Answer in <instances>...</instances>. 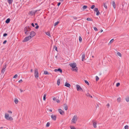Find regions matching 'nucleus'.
I'll return each instance as SVG.
<instances>
[{
  "label": "nucleus",
  "mask_w": 129,
  "mask_h": 129,
  "mask_svg": "<svg viewBox=\"0 0 129 129\" xmlns=\"http://www.w3.org/2000/svg\"><path fill=\"white\" fill-rule=\"evenodd\" d=\"M7 42V41L6 40H5L3 42V43L4 44H5Z\"/></svg>",
  "instance_id": "obj_53"
},
{
  "label": "nucleus",
  "mask_w": 129,
  "mask_h": 129,
  "mask_svg": "<svg viewBox=\"0 0 129 129\" xmlns=\"http://www.w3.org/2000/svg\"><path fill=\"white\" fill-rule=\"evenodd\" d=\"M38 11V10H32L30 11V14H31L32 15H35V13H36Z\"/></svg>",
  "instance_id": "obj_9"
},
{
  "label": "nucleus",
  "mask_w": 129,
  "mask_h": 129,
  "mask_svg": "<svg viewBox=\"0 0 129 129\" xmlns=\"http://www.w3.org/2000/svg\"><path fill=\"white\" fill-rule=\"evenodd\" d=\"M46 94H44V95L43 96V100L44 101H45L46 100Z\"/></svg>",
  "instance_id": "obj_27"
},
{
  "label": "nucleus",
  "mask_w": 129,
  "mask_h": 129,
  "mask_svg": "<svg viewBox=\"0 0 129 129\" xmlns=\"http://www.w3.org/2000/svg\"><path fill=\"white\" fill-rule=\"evenodd\" d=\"M31 26H32L33 27H35V25H34V23H32L31 24Z\"/></svg>",
  "instance_id": "obj_57"
},
{
  "label": "nucleus",
  "mask_w": 129,
  "mask_h": 129,
  "mask_svg": "<svg viewBox=\"0 0 129 129\" xmlns=\"http://www.w3.org/2000/svg\"><path fill=\"white\" fill-rule=\"evenodd\" d=\"M22 81V79H20V80H19L18 81V82L19 83L20 82H21Z\"/></svg>",
  "instance_id": "obj_60"
},
{
  "label": "nucleus",
  "mask_w": 129,
  "mask_h": 129,
  "mask_svg": "<svg viewBox=\"0 0 129 129\" xmlns=\"http://www.w3.org/2000/svg\"><path fill=\"white\" fill-rule=\"evenodd\" d=\"M96 15L97 16H98L100 14V13L99 12V11H98V12H96Z\"/></svg>",
  "instance_id": "obj_38"
},
{
  "label": "nucleus",
  "mask_w": 129,
  "mask_h": 129,
  "mask_svg": "<svg viewBox=\"0 0 129 129\" xmlns=\"http://www.w3.org/2000/svg\"><path fill=\"white\" fill-rule=\"evenodd\" d=\"M31 30V29L29 26H26L24 28V31L26 35H27L28 34V32H29Z\"/></svg>",
  "instance_id": "obj_1"
},
{
  "label": "nucleus",
  "mask_w": 129,
  "mask_h": 129,
  "mask_svg": "<svg viewBox=\"0 0 129 129\" xmlns=\"http://www.w3.org/2000/svg\"><path fill=\"white\" fill-rule=\"evenodd\" d=\"M64 86L68 87H70V84L69 83H67V82H66L65 83Z\"/></svg>",
  "instance_id": "obj_13"
},
{
  "label": "nucleus",
  "mask_w": 129,
  "mask_h": 129,
  "mask_svg": "<svg viewBox=\"0 0 129 129\" xmlns=\"http://www.w3.org/2000/svg\"><path fill=\"white\" fill-rule=\"evenodd\" d=\"M51 117L52 119L53 120H56V115L52 114L51 115Z\"/></svg>",
  "instance_id": "obj_10"
},
{
  "label": "nucleus",
  "mask_w": 129,
  "mask_h": 129,
  "mask_svg": "<svg viewBox=\"0 0 129 129\" xmlns=\"http://www.w3.org/2000/svg\"><path fill=\"white\" fill-rule=\"evenodd\" d=\"M36 35L34 31H31L30 34L29 36H30L31 38L33 37Z\"/></svg>",
  "instance_id": "obj_6"
},
{
  "label": "nucleus",
  "mask_w": 129,
  "mask_h": 129,
  "mask_svg": "<svg viewBox=\"0 0 129 129\" xmlns=\"http://www.w3.org/2000/svg\"><path fill=\"white\" fill-rule=\"evenodd\" d=\"M103 5L105 8L106 9H107V6L106 5V4L104 3L103 4Z\"/></svg>",
  "instance_id": "obj_30"
},
{
  "label": "nucleus",
  "mask_w": 129,
  "mask_h": 129,
  "mask_svg": "<svg viewBox=\"0 0 129 129\" xmlns=\"http://www.w3.org/2000/svg\"><path fill=\"white\" fill-rule=\"evenodd\" d=\"M94 11L96 12H98V11L99 10H98V9L97 8H95L94 9Z\"/></svg>",
  "instance_id": "obj_35"
},
{
  "label": "nucleus",
  "mask_w": 129,
  "mask_h": 129,
  "mask_svg": "<svg viewBox=\"0 0 129 129\" xmlns=\"http://www.w3.org/2000/svg\"><path fill=\"white\" fill-rule=\"evenodd\" d=\"M110 106V105L109 104V103H108L107 104V107H109Z\"/></svg>",
  "instance_id": "obj_54"
},
{
  "label": "nucleus",
  "mask_w": 129,
  "mask_h": 129,
  "mask_svg": "<svg viewBox=\"0 0 129 129\" xmlns=\"http://www.w3.org/2000/svg\"><path fill=\"white\" fill-rule=\"evenodd\" d=\"M72 17L74 19L77 20V18L73 16Z\"/></svg>",
  "instance_id": "obj_51"
},
{
  "label": "nucleus",
  "mask_w": 129,
  "mask_h": 129,
  "mask_svg": "<svg viewBox=\"0 0 129 129\" xmlns=\"http://www.w3.org/2000/svg\"><path fill=\"white\" fill-rule=\"evenodd\" d=\"M84 81L85 82V83H86L87 85H89V83L88 82L87 80H85Z\"/></svg>",
  "instance_id": "obj_39"
},
{
  "label": "nucleus",
  "mask_w": 129,
  "mask_h": 129,
  "mask_svg": "<svg viewBox=\"0 0 129 129\" xmlns=\"http://www.w3.org/2000/svg\"><path fill=\"white\" fill-rule=\"evenodd\" d=\"M87 20L88 21H91L92 20L90 18H87Z\"/></svg>",
  "instance_id": "obj_34"
},
{
  "label": "nucleus",
  "mask_w": 129,
  "mask_h": 129,
  "mask_svg": "<svg viewBox=\"0 0 129 129\" xmlns=\"http://www.w3.org/2000/svg\"><path fill=\"white\" fill-rule=\"evenodd\" d=\"M7 35V34L6 33H5L3 34V36L4 37H6Z\"/></svg>",
  "instance_id": "obj_50"
},
{
  "label": "nucleus",
  "mask_w": 129,
  "mask_h": 129,
  "mask_svg": "<svg viewBox=\"0 0 129 129\" xmlns=\"http://www.w3.org/2000/svg\"><path fill=\"white\" fill-rule=\"evenodd\" d=\"M77 116L76 115H75L74 116L73 118L72 119V121L73 123H75L77 121Z\"/></svg>",
  "instance_id": "obj_4"
},
{
  "label": "nucleus",
  "mask_w": 129,
  "mask_h": 129,
  "mask_svg": "<svg viewBox=\"0 0 129 129\" xmlns=\"http://www.w3.org/2000/svg\"><path fill=\"white\" fill-rule=\"evenodd\" d=\"M79 40L80 42H81L82 41V39L80 36H79Z\"/></svg>",
  "instance_id": "obj_32"
},
{
  "label": "nucleus",
  "mask_w": 129,
  "mask_h": 129,
  "mask_svg": "<svg viewBox=\"0 0 129 129\" xmlns=\"http://www.w3.org/2000/svg\"><path fill=\"white\" fill-rule=\"evenodd\" d=\"M61 4V3L60 2H59L58 3V4H57V5L58 6H59L60 4Z\"/></svg>",
  "instance_id": "obj_56"
},
{
  "label": "nucleus",
  "mask_w": 129,
  "mask_h": 129,
  "mask_svg": "<svg viewBox=\"0 0 129 129\" xmlns=\"http://www.w3.org/2000/svg\"><path fill=\"white\" fill-rule=\"evenodd\" d=\"M93 127L94 128H96V123L95 122H94L93 121Z\"/></svg>",
  "instance_id": "obj_14"
},
{
  "label": "nucleus",
  "mask_w": 129,
  "mask_h": 129,
  "mask_svg": "<svg viewBox=\"0 0 129 129\" xmlns=\"http://www.w3.org/2000/svg\"><path fill=\"white\" fill-rule=\"evenodd\" d=\"M53 100L54 101H56V98H55L54 97V98H53Z\"/></svg>",
  "instance_id": "obj_55"
},
{
  "label": "nucleus",
  "mask_w": 129,
  "mask_h": 129,
  "mask_svg": "<svg viewBox=\"0 0 129 129\" xmlns=\"http://www.w3.org/2000/svg\"><path fill=\"white\" fill-rule=\"evenodd\" d=\"M17 74H16L13 77V78H16L17 77Z\"/></svg>",
  "instance_id": "obj_42"
},
{
  "label": "nucleus",
  "mask_w": 129,
  "mask_h": 129,
  "mask_svg": "<svg viewBox=\"0 0 129 129\" xmlns=\"http://www.w3.org/2000/svg\"><path fill=\"white\" fill-rule=\"evenodd\" d=\"M94 29V30L95 31H97L98 30V29L97 28L95 27H93Z\"/></svg>",
  "instance_id": "obj_43"
},
{
  "label": "nucleus",
  "mask_w": 129,
  "mask_h": 129,
  "mask_svg": "<svg viewBox=\"0 0 129 129\" xmlns=\"http://www.w3.org/2000/svg\"><path fill=\"white\" fill-rule=\"evenodd\" d=\"M54 71L55 72H57V71H59L61 73H62V70L60 68H59L58 69H55Z\"/></svg>",
  "instance_id": "obj_12"
},
{
  "label": "nucleus",
  "mask_w": 129,
  "mask_h": 129,
  "mask_svg": "<svg viewBox=\"0 0 129 129\" xmlns=\"http://www.w3.org/2000/svg\"><path fill=\"white\" fill-rule=\"evenodd\" d=\"M117 101L118 102H120L121 101V98L120 97L118 98L117 99Z\"/></svg>",
  "instance_id": "obj_21"
},
{
  "label": "nucleus",
  "mask_w": 129,
  "mask_h": 129,
  "mask_svg": "<svg viewBox=\"0 0 129 129\" xmlns=\"http://www.w3.org/2000/svg\"><path fill=\"white\" fill-rule=\"evenodd\" d=\"M70 66L73 68H75L76 66V64L75 63H73L69 64Z\"/></svg>",
  "instance_id": "obj_7"
},
{
  "label": "nucleus",
  "mask_w": 129,
  "mask_h": 129,
  "mask_svg": "<svg viewBox=\"0 0 129 129\" xmlns=\"http://www.w3.org/2000/svg\"><path fill=\"white\" fill-rule=\"evenodd\" d=\"M86 95L87 96H89L91 98H92V96L90 95L89 94L87 93L86 94Z\"/></svg>",
  "instance_id": "obj_31"
},
{
  "label": "nucleus",
  "mask_w": 129,
  "mask_h": 129,
  "mask_svg": "<svg viewBox=\"0 0 129 129\" xmlns=\"http://www.w3.org/2000/svg\"><path fill=\"white\" fill-rule=\"evenodd\" d=\"M59 23V22L58 21L55 23L54 24V26H56Z\"/></svg>",
  "instance_id": "obj_29"
},
{
  "label": "nucleus",
  "mask_w": 129,
  "mask_h": 129,
  "mask_svg": "<svg viewBox=\"0 0 129 129\" xmlns=\"http://www.w3.org/2000/svg\"><path fill=\"white\" fill-rule=\"evenodd\" d=\"M87 6H84L83 7V9H86V8H87Z\"/></svg>",
  "instance_id": "obj_36"
},
{
  "label": "nucleus",
  "mask_w": 129,
  "mask_h": 129,
  "mask_svg": "<svg viewBox=\"0 0 129 129\" xmlns=\"http://www.w3.org/2000/svg\"><path fill=\"white\" fill-rule=\"evenodd\" d=\"M7 1L9 4H10L12 3L13 2V0H8Z\"/></svg>",
  "instance_id": "obj_20"
},
{
  "label": "nucleus",
  "mask_w": 129,
  "mask_h": 129,
  "mask_svg": "<svg viewBox=\"0 0 129 129\" xmlns=\"http://www.w3.org/2000/svg\"><path fill=\"white\" fill-rule=\"evenodd\" d=\"M10 21V19L8 18L5 21V22L7 23H8Z\"/></svg>",
  "instance_id": "obj_17"
},
{
  "label": "nucleus",
  "mask_w": 129,
  "mask_h": 129,
  "mask_svg": "<svg viewBox=\"0 0 129 129\" xmlns=\"http://www.w3.org/2000/svg\"><path fill=\"white\" fill-rule=\"evenodd\" d=\"M20 92H22L23 91V90H22L21 89H20Z\"/></svg>",
  "instance_id": "obj_61"
},
{
  "label": "nucleus",
  "mask_w": 129,
  "mask_h": 129,
  "mask_svg": "<svg viewBox=\"0 0 129 129\" xmlns=\"http://www.w3.org/2000/svg\"><path fill=\"white\" fill-rule=\"evenodd\" d=\"M113 41H114V39H112L110 40L109 43H112L113 42Z\"/></svg>",
  "instance_id": "obj_45"
},
{
  "label": "nucleus",
  "mask_w": 129,
  "mask_h": 129,
  "mask_svg": "<svg viewBox=\"0 0 129 129\" xmlns=\"http://www.w3.org/2000/svg\"><path fill=\"white\" fill-rule=\"evenodd\" d=\"M35 76L37 79H38L39 78V73L37 69L35 68Z\"/></svg>",
  "instance_id": "obj_2"
},
{
  "label": "nucleus",
  "mask_w": 129,
  "mask_h": 129,
  "mask_svg": "<svg viewBox=\"0 0 129 129\" xmlns=\"http://www.w3.org/2000/svg\"><path fill=\"white\" fill-rule=\"evenodd\" d=\"M46 35H47L48 36H50V34L49 32H47V33H46Z\"/></svg>",
  "instance_id": "obj_48"
},
{
  "label": "nucleus",
  "mask_w": 129,
  "mask_h": 129,
  "mask_svg": "<svg viewBox=\"0 0 129 129\" xmlns=\"http://www.w3.org/2000/svg\"><path fill=\"white\" fill-rule=\"evenodd\" d=\"M49 125H50V123H49V122H48L47 124H46V126L47 127H48L49 126Z\"/></svg>",
  "instance_id": "obj_47"
},
{
  "label": "nucleus",
  "mask_w": 129,
  "mask_h": 129,
  "mask_svg": "<svg viewBox=\"0 0 129 129\" xmlns=\"http://www.w3.org/2000/svg\"><path fill=\"white\" fill-rule=\"evenodd\" d=\"M60 83V79H58L57 82V84L58 85H59Z\"/></svg>",
  "instance_id": "obj_24"
},
{
  "label": "nucleus",
  "mask_w": 129,
  "mask_h": 129,
  "mask_svg": "<svg viewBox=\"0 0 129 129\" xmlns=\"http://www.w3.org/2000/svg\"><path fill=\"white\" fill-rule=\"evenodd\" d=\"M6 68V65H5V66H4V67L3 68V69H5Z\"/></svg>",
  "instance_id": "obj_58"
},
{
  "label": "nucleus",
  "mask_w": 129,
  "mask_h": 129,
  "mask_svg": "<svg viewBox=\"0 0 129 129\" xmlns=\"http://www.w3.org/2000/svg\"><path fill=\"white\" fill-rule=\"evenodd\" d=\"M64 105H65V106H64V109H65V110H67L68 109V107L67 106V105L66 104H65Z\"/></svg>",
  "instance_id": "obj_19"
},
{
  "label": "nucleus",
  "mask_w": 129,
  "mask_h": 129,
  "mask_svg": "<svg viewBox=\"0 0 129 129\" xmlns=\"http://www.w3.org/2000/svg\"><path fill=\"white\" fill-rule=\"evenodd\" d=\"M9 115L8 114H6L5 115V118L8 120L12 121L13 120V118L11 116H9Z\"/></svg>",
  "instance_id": "obj_3"
},
{
  "label": "nucleus",
  "mask_w": 129,
  "mask_h": 129,
  "mask_svg": "<svg viewBox=\"0 0 129 129\" xmlns=\"http://www.w3.org/2000/svg\"><path fill=\"white\" fill-rule=\"evenodd\" d=\"M44 74L45 75H49V73L47 71H44Z\"/></svg>",
  "instance_id": "obj_25"
},
{
  "label": "nucleus",
  "mask_w": 129,
  "mask_h": 129,
  "mask_svg": "<svg viewBox=\"0 0 129 129\" xmlns=\"http://www.w3.org/2000/svg\"><path fill=\"white\" fill-rule=\"evenodd\" d=\"M78 69L77 67H76L75 68H74L73 69V71L76 72H77V71Z\"/></svg>",
  "instance_id": "obj_18"
},
{
  "label": "nucleus",
  "mask_w": 129,
  "mask_h": 129,
  "mask_svg": "<svg viewBox=\"0 0 129 129\" xmlns=\"http://www.w3.org/2000/svg\"><path fill=\"white\" fill-rule=\"evenodd\" d=\"M112 5L114 9H115L116 8L115 7V4L114 1H113L112 2Z\"/></svg>",
  "instance_id": "obj_16"
},
{
  "label": "nucleus",
  "mask_w": 129,
  "mask_h": 129,
  "mask_svg": "<svg viewBox=\"0 0 129 129\" xmlns=\"http://www.w3.org/2000/svg\"><path fill=\"white\" fill-rule=\"evenodd\" d=\"M49 111L51 112L52 111V110L51 109H49Z\"/></svg>",
  "instance_id": "obj_63"
},
{
  "label": "nucleus",
  "mask_w": 129,
  "mask_h": 129,
  "mask_svg": "<svg viewBox=\"0 0 129 129\" xmlns=\"http://www.w3.org/2000/svg\"><path fill=\"white\" fill-rule=\"evenodd\" d=\"M35 25H36V26L35 27V28L36 29H38V28L39 27V26L38 25L37 23H35Z\"/></svg>",
  "instance_id": "obj_26"
},
{
  "label": "nucleus",
  "mask_w": 129,
  "mask_h": 129,
  "mask_svg": "<svg viewBox=\"0 0 129 129\" xmlns=\"http://www.w3.org/2000/svg\"><path fill=\"white\" fill-rule=\"evenodd\" d=\"M95 7V6L94 5H92L91 7V8L92 9H93L94 7Z\"/></svg>",
  "instance_id": "obj_52"
},
{
  "label": "nucleus",
  "mask_w": 129,
  "mask_h": 129,
  "mask_svg": "<svg viewBox=\"0 0 129 129\" xmlns=\"http://www.w3.org/2000/svg\"><path fill=\"white\" fill-rule=\"evenodd\" d=\"M125 100L126 101L128 102H129V96H127L125 98Z\"/></svg>",
  "instance_id": "obj_23"
},
{
  "label": "nucleus",
  "mask_w": 129,
  "mask_h": 129,
  "mask_svg": "<svg viewBox=\"0 0 129 129\" xmlns=\"http://www.w3.org/2000/svg\"><path fill=\"white\" fill-rule=\"evenodd\" d=\"M8 113H10L11 114L12 113V112L11 111H8Z\"/></svg>",
  "instance_id": "obj_59"
},
{
  "label": "nucleus",
  "mask_w": 129,
  "mask_h": 129,
  "mask_svg": "<svg viewBox=\"0 0 129 129\" xmlns=\"http://www.w3.org/2000/svg\"><path fill=\"white\" fill-rule=\"evenodd\" d=\"M14 102L15 104H17L18 102V101L17 99L15 98L14 99Z\"/></svg>",
  "instance_id": "obj_22"
},
{
  "label": "nucleus",
  "mask_w": 129,
  "mask_h": 129,
  "mask_svg": "<svg viewBox=\"0 0 129 129\" xmlns=\"http://www.w3.org/2000/svg\"><path fill=\"white\" fill-rule=\"evenodd\" d=\"M56 101L58 103H59L60 102V101H59V100L58 99H56Z\"/></svg>",
  "instance_id": "obj_49"
},
{
  "label": "nucleus",
  "mask_w": 129,
  "mask_h": 129,
  "mask_svg": "<svg viewBox=\"0 0 129 129\" xmlns=\"http://www.w3.org/2000/svg\"><path fill=\"white\" fill-rule=\"evenodd\" d=\"M103 31V30H101L100 31V33H102Z\"/></svg>",
  "instance_id": "obj_62"
},
{
  "label": "nucleus",
  "mask_w": 129,
  "mask_h": 129,
  "mask_svg": "<svg viewBox=\"0 0 129 129\" xmlns=\"http://www.w3.org/2000/svg\"><path fill=\"white\" fill-rule=\"evenodd\" d=\"M85 57V54L84 53L83 54H82V61H83L84 60V58Z\"/></svg>",
  "instance_id": "obj_15"
},
{
  "label": "nucleus",
  "mask_w": 129,
  "mask_h": 129,
  "mask_svg": "<svg viewBox=\"0 0 129 129\" xmlns=\"http://www.w3.org/2000/svg\"><path fill=\"white\" fill-rule=\"evenodd\" d=\"M120 85V84L119 83H117L116 84V86L117 87L118 86Z\"/></svg>",
  "instance_id": "obj_46"
},
{
  "label": "nucleus",
  "mask_w": 129,
  "mask_h": 129,
  "mask_svg": "<svg viewBox=\"0 0 129 129\" xmlns=\"http://www.w3.org/2000/svg\"><path fill=\"white\" fill-rule=\"evenodd\" d=\"M117 54L118 56H120V57H121V55L120 53L118 52L117 53Z\"/></svg>",
  "instance_id": "obj_28"
},
{
  "label": "nucleus",
  "mask_w": 129,
  "mask_h": 129,
  "mask_svg": "<svg viewBox=\"0 0 129 129\" xmlns=\"http://www.w3.org/2000/svg\"><path fill=\"white\" fill-rule=\"evenodd\" d=\"M53 49L55 50L56 51H57V47L56 46H54V47Z\"/></svg>",
  "instance_id": "obj_33"
},
{
  "label": "nucleus",
  "mask_w": 129,
  "mask_h": 129,
  "mask_svg": "<svg viewBox=\"0 0 129 129\" xmlns=\"http://www.w3.org/2000/svg\"><path fill=\"white\" fill-rule=\"evenodd\" d=\"M31 38L30 37V36H29L28 37H26L24 38V39L23 40V42H26L28 41L30 39H31Z\"/></svg>",
  "instance_id": "obj_5"
},
{
  "label": "nucleus",
  "mask_w": 129,
  "mask_h": 129,
  "mask_svg": "<svg viewBox=\"0 0 129 129\" xmlns=\"http://www.w3.org/2000/svg\"><path fill=\"white\" fill-rule=\"evenodd\" d=\"M58 111L59 113L62 115H63L64 114V112L60 109H58Z\"/></svg>",
  "instance_id": "obj_11"
},
{
  "label": "nucleus",
  "mask_w": 129,
  "mask_h": 129,
  "mask_svg": "<svg viewBox=\"0 0 129 129\" xmlns=\"http://www.w3.org/2000/svg\"><path fill=\"white\" fill-rule=\"evenodd\" d=\"M30 71L31 72H32L33 71V70L32 69H31L30 70Z\"/></svg>",
  "instance_id": "obj_64"
},
{
  "label": "nucleus",
  "mask_w": 129,
  "mask_h": 129,
  "mask_svg": "<svg viewBox=\"0 0 129 129\" xmlns=\"http://www.w3.org/2000/svg\"><path fill=\"white\" fill-rule=\"evenodd\" d=\"M128 126L127 125H126L124 126V128L125 129H127L128 128Z\"/></svg>",
  "instance_id": "obj_44"
},
{
  "label": "nucleus",
  "mask_w": 129,
  "mask_h": 129,
  "mask_svg": "<svg viewBox=\"0 0 129 129\" xmlns=\"http://www.w3.org/2000/svg\"><path fill=\"white\" fill-rule=\"evenodd\" d=\"M70 127L71 129H76L73 126H71Z\"/></svg>",
  "instance_id": "obj_41"
},
{
  "label": "nucleus",
  "mask_w": 129,
  "mask_h": 129,
  "mask_svg": "<svg viewBox=\"0 0 129 129\" xmlns=\"http://www.w3.org/2000/svg\"><path fill=\"white\" fill-rule=\"evenodd\" d=\"M76 88L77 89V90L78 91H79L80 90H81V91H83V90L82 88L80 87V86L78 84L76 85Z\"/></svg>",
  "instance_id": "obj_8"
},
{
  "label": "nucleus",
  "mask_w": 129,
  "mask_h": 129,
  "mask_svg": "<svg viewBox=\"0 0 129 129\" xmlns=\"http://www.w3.org/2000/svg\"><path fill=\"white\" fill-rule=\"evenodd\" d=\"M5 69H3L2 70V71H1V73H4L5 71Z\"/></svg>",
  "instance_id": "obj_40"
},
{
  "label": "nucleus",
  "mask_w": 129,
  "mask_h": 129,
  "mask_svg": "<svg viewBox=\"0 0 129 129\" xmlns=\"http://www.w3.org/2000/svg\"><path fill=\"white\" fill-rule=\"evenodd\" d=\"M96 80V81H97L99 80V78L98 76H96L95 77Z\"/></svg>",
  "instance_id": "obj_37"
}]
</instances>
